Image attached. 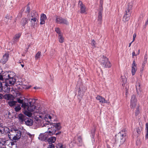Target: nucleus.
<instances>
[{"label": "nucleus", "instance_id": "obj_1", "mask_svg": "<svg viewBox=\"0 0 148 148\" xmlns=\"http://www.w3.org/2000/svg\"><path fill=\"white\" fill-rule=\"evenodd\" d=\"M2 72V69H0V84L2 86L5 87V90L7 92H9L10 86L14 85L16 82V79L14 78L15 75L13 72H7L1 74Z\"/></svg>", "mask_w": 148, "mask_h": 148}, {"label": "nucleus", "instance_id": "obj_2", "mask_svg": "<svg viewBox=\"0 0 148 148\" xmlns=\"http://www.w3.org/2000/svg\"><path fill=\"white\" fill-rule=\"evenodd\" d=\"M17 101L22 104V107L23 108V113L27 116L31 117L33 116V114L38 113L40 112V110L37 109V107L35 106L31 101L28 103L23 102V100L19 99H17Z\"/></svg>", "mask_w": 148, "mask_h": 148}, {"label": "nucleus", "instance_id": "obj_3", "mask_svg": "<svg viewBox=\"0 0 148 148\" xmlns=\"http://www.w3.org/2000/svg\"><path fill=\"white\" fill-rule=\"evenodd\" d=\"M40 110V112L38 113H35V114H33V116L31 117H34L35 120H36V123L39 125H42V123H44V122L42 121L44 120L48 122L50 121L51 119L53 117V116L52 114H47L45 115L44 117V119L42 118L43 117L42 115H40L41 112V111L40 109H37Z\"/></svg>", "mask_w": 148, "mask_h": 148}, {"label": "nucleus", "instance_id": "obj_4", "mask_svg": "<svg viewBox=\"0 0 148 148\" xmlns=\"http://www.w3.org/2000/svg\"><path fill=\"white\" fill-rule=\"evenodd\" d=\"M8 136L11 140L16 141L21 138V133L20 131L13 129L8 132Z\"/></svg>", "mask_w": 148, "mask_h": 148}, {"label": "nucleus", "instance_id": "obj_5", "mask_svg": "<svg viewBox=\"0 0 148 148\" xmlns=\"http://www.w3.org/2000/svg\"><path fill=\"white\" fill-rule=\"evenodd\" d=\"M43 126H44L47 129L49 130L47 132L49 135H51L54 134L56 132V130L53 128V124H51L50 123H44Z\"/></svg>", "mask_w": 148, "mask_h": 148}, {"label": "nucleus", "instance_id": "obj_6", "mask_svg": "<svg viewBox=\"0 0 148 148\" xmlns=\"http://www.w3.org/2000/svg\"><path fill=\"white\" fill-rule=\"evenodd\" d=\"M16 141L12 140H7V141L0 142V145H1L5 144V145L7 146L8 148H17L16 144Z\"/></svg>", "mask_w": 148, "mask_h": 148}, {"label": "nucleus", "instance_id": "obj_7", "mask_svg": "<svg viewBox=\"0 0 148 148\" xmlns=\"http://www.w3.org/2000/svg\"><path fill=\"white\" fill-rule=\"evenodd\" d=\"M123 132L122 131H121L116 136V140L120 142L121 144H123L125 141L126 134L125 133H123Z\"/></svg>", "mask_w": 148, "mask_h": 148}, {"label": "nucleus", "instance_id": "obj_8", "mask_svg": "<svg viewBox=\"0 0 148 148\" xmlns=\"http://www.w3.org/2000/svg\"><path fill=\"white\" fill-rule=\"evenodd\" d=\"M102 62L103 66L106 68H110L111 66V64L109 61L108 59L106 57L103 56L102 58Z\"/></svg>", "mask_w": 148, "mask_h": 148}, {"label": "nucleus", "instance_id": "obj_9", "mask_svg": "<svg viewBox=\"0 0 148 148\" xmlns=\"http://www.w3.org/2000/svg\"><path fill=\"white\" fill-rule=\"evenodd\" d=\"M56 22L59 24H67L68 23L67 20L58 16H56Z\"/></svg>", "mask_w": 148, "mask_h": 148}, {"label": "nucleus", "instance_id": "obj_10", "mask_svg": "<svg viewBox=\"0 0 148 148\" xmlns=\"http://www.w3.org/2000/svg\"><path fill=\"white\" fill-rule=\"evenodd\" d=\"M78 5L80 8V12L82 14H86V10L85 6L84 5L82 1H79V2Z\"/></svg>", "mask_w": 148, "mask_h": 148}, {"label": "nucleus", "instance_id": "obj_11", "mask_svg": "<svg viewBox=\"0 0 148 148\" xmlns=\"http://www.w3.org/2000/svg\"><path fill=\"white\" fill-rule=\"evenodd\" d=\"M97 100L99 101V102L101 103H109L110 102L106 100L105 99L99 95H98L96 97Z\"/></svg>", "mask_w": 148, "mask_h": 148}, {"label": "nucleus", "instance_id": "obj_12", "mask_svg": "<svg viewBox=\"0 0 148 148\" xmlns=\"http://www.w3.org/2000/svg\"><path fill=\"white\" fill-rule=\"evenodd\" d=\"M137 64L135 60H134L132 64L131 73L132 75H134L137 71Z\"/></svg>", "mask_w": 148, "mask_h": 148}, {"label": "nucleus", "instance_id": "obj_13", "mask_svg": "<svg viewBox=\"0 0 148 148\" xmlns=\"http://www.w3.org/2000/svg\"><path fill=\"white\" fill-rule=\"evenodd\" d=\"M19 84L23 88L25 89H28L31 87V86L29 84L28 82L25 81L20 82Z\"/></svg>", "mask_w": 148, "mask_h": 148}, {"label": "nucleus", "instance_id": "obj_14", "mask_svg": "<svg viewBox=\"0 0 148 148\" xmlns=\"http://www.w3.org/2000/svg\"><path fill=\"white\" fill-rule=\"evenodd\" d=\"M9 57V54L6 53L3 56L0 62L3 64H5L8 60Z\"/></svg>", "mask_w": 148, "mask_h": 148}, {"label": "nucleus", "instance_id": "obj_15", "mask_svg": "<svg viewBox=\"0 0 148 148\" xmlns=\"http://www.w3.org/2000/svg\"><path fill=\"white\" fill-rule=\"evenodd\" d=\"M132 8L131 5H129L128 4L127 8L125 11L124 15L131 16L132 13Z\"/></svg>", "mask_w": 148, "mask_h": 148}, {"label": "nucleus", "instance_id": "obj_16", "mask_svg": "<svg viewBox=\"0 0 148 148\" xmlns=\"http://www.w3.org/2000/svg\"><path fill=\"white\" fill-rule=\"evenodd\" d=\"M47 18L46 15L44 14H42L40 16V24L41 25H43L45 23V21Z\"/></svg>", "mask_w": 148, "mask_h": 148}, {"label": "nucleus", "instance_id": "obj_17", "mask_svg": "<svg viewBox=\"0 0 148 148\" xmlns=\"http://www.w3.org/2000/svg\"><path fill=\"white\" fill-rule=\"evenodd\" d=\"M4 98L8 100H12L14 99L13 96L10 94H5L4 95Z\"/></svg>", "mask_w": 148, "mask_h": 148}, {"label": "nucleus", "instance_id": "obj_18", "mask_svg": "<svg viewBox=\"0 0 148 148\" xmlns=\"http://www.w3.org/2000/svg\"><path fill=\"white\" fill-rule=\"evenodd\" d=\"M38 18H32L31 19V22L32 25L33 26H36L38 23Z\"/></svg>", "mask_w": 148, "mask_h": 148}, {"label": "nucleus", "instance_id": "obj_19", "mask_svg": "<svg viewBox=\"0 0 148 148\" xmlns=\"http://www.w3.org/2000/svg\"><path fill=\"white\" fill-rule=\"evenodd\" d=\"M26 124L28 126H31L33 123V121L31 119L27 118L25 120Z\"/></svg>", "mask_w": 148, "mask_h": 148}, {"label": "nucleus", "instance_id": "obj_20", "mask_svg": "<svg viewBox=\"0 0 148 148\" xmlns=\"http://www.w3.org/2000/svg\"><path fill=\"white\" fill-rule=\"evenodd\" d=\"M147 54H145L144 57V60L142 64V68L141 70V71H143V70L144 68V67L145 64L147 62Z\"/></svg>", "mask_w": 148, "mask_h": 148}, {"label": "nucleus", "instance_id": "obj_21", "mask_svg": "<svg viewBox=\"0 0 148 148\" xmlns=\"http://www.w3.org/2000/svg\"><path fill=\"white\" fill-rule=\"evenodd\" d=\"M53 128L55 129L56 130H60L61 128L60 123H54L53 124Z\"/></svg>", "mask_w": 148, "mask_h": 148}, {"label": "nucleus", "instance_id": "obj_22", "mask_svg": "<svg viewBox=\"0 0 148 148\" xmlns=\"http://www.w3.org/2000/svg\"><path fill=\"white\" fill-rule=\"evenodd\" d=\"M136 88L137 93L138 94L139 92H141L140 87V84L139 82H138L136 83Z\"/></svg>", "mask_w": 148, "mask_h": 148}, {"label": "nucleus", "instance_id": "obj_23", "mask_svg": "<svg viewBox=\"0 0 148 148\" xmlns=\"http://www.w3.org/2000/svg\"><path fill=\"white\" fill-rule=\"evenodd\" d=\"M102 12L101 11H99V14L98 16V21L99 22V23L100 25L102 22Z\"/></svg>", "mask_w": 148, "mask_h": 148}, {"label": "nucleus", "instance_id": "obj_24", "mask_svg": "<svg viewBox=\"0 0 148 148\" xmlns=\"http://www.w3.org/2000/svg\"><path fill=\"white\" fill-rule=\"evenodd\" d=\"M56 138L55 137H51L48 139V141L50 143L52 144V143H54L56 141Z\"/></svg>", "mask_w": 148, "mask_h": 148}, {"label": "nucleus", "instance_id": "obj_25", "mask_svg": "<svg viewBox=\"0 0 148 148\" xmlns=\"http://www.w3.org/2000/svg\"><path fill=\"white\" fill-rule=\"evenodd\" d=\"M130 16L124 15L123 18V21L124 22H126L128 21L130 19Z\"/></svg>", "mask_w": 148, "mask_h": 148}, {"label": "nucleus", "instance_id": "obj_26", "mask_svg": "<svg viewBox=\"0 0 148 148\" xmlns=\"http://www.w3.org/2000/svg\"><path fill=\"white\" fill-rule=\"evenodd\" d=\"M31 15L32 18H38V15L37 13L34 10L32 12Z\"/></svg>", "mask_w": 148, "mask_h": 148}, {"label": "nucleus", "instance_id": "obj_27", "mask_svg": "<svg viewBox=\"0 0 148 148\" xmlns=\"http://www.w3.org/2000/svg\"><path fill=\"white\" fill-rule=\"evenodd\" d=\"M121 78V82L123 83L122 85L123 86H124L125 83L127 82V79L125 76H122Z\"/></svg>", "mask_w": 148, "mask_h": 148}, {"label": "nucleus", "instance_id": "obj_28", "mask_svg": "<svg viewBox=\"0 0 148 148\" xmlns=\"http://www.w3.org/2000/svg\"><path fill=\"white\" fill-rule=\"evenodd\" d=\"M1 127L2 129H3L2 130L3 134H5V133H8L9 130L8 128L3 126H2Z\"/></svg>", "mask_w": 148, "mask_h": 148}, {"label": "nucleus", "instance_id": "obj_29", "mask_svg": "<svg viewBox=\"0 0 148 148\" xmlns=\"http://www.w3.org/2000/svg\"><path fill=\"white\" fill-rule=\"evenodd\" d=\"M28 19L25 18H23L21 21V23L23 26H24L27 23Z\"/></svg>", "mask_w": 148, "mask_h": 148}, {"label": "nucleus", "instance_id": "obj_30", "mask_svg": "<svg viewBox=\"0 0 148 148\" xmlns=\"http://www.w3.org/2000/svg\"><path fill=\"white\" fill-rule=\"evenodd\" d=\"M137 102L130 103V107L131 109H134L138 107L137 106Z\"/></svg>", "mask_w": 148, "mask_h": 148}, {"label": "nucleus", "instance_id": "obj_31", "mask_svg": "<svg viewBox=\"0 0 148 148\" xmlns=\"http://www.w3.org/2000/svg\"><path fill=\"white\" fill-rule=\"evenodd\" d=\"M58 38L60 42L62 43L64 41V39L62 35V34L58 36Z\"/></svg>", "mask_w": 148, "mask_h": 148}, {"label": "nucleus", "instance_id": "obj_32", "mask_svg": "<svg viewBox=\"0 0 148 148\" xmlns=\"http://www.w3.org/2000/svg\"><path fill=\"white\" fill-rule=\"evenodd\" d=\"M137 102V100L136 98V96L134 95H133L131 98L130 103Z\"/></svg>", "mask_w": 148, "mask_h": 148}, {"label": "nucleus", "instance_id": "obj_33", "mask_svg": "<svg viewBox=\"0 0 148 148\" xmlns=\"http://www.w3.org/2000/svg\"><path fill=\"white\" fill-rule=\"evenodd\" d=\"M21 35V34L20 33H19L18 34H17L15 35L14 37V39L15 41H16L18 40V39L20 37Z\"/></svg>", "mask_w": 148, "mask_h": 148}, {"label": "nucleus", "instance_id": "obj_34", "mask_svg": "<svg viewBox=\"0 0 148 148\" xmlns=\"http://www.w3.org/2000/svg\"><path fill=\"white\" fill-rule=\"evenodd\" d=\"M19 119L21 121L23 122L24 120V116L22 114H20L18 116Z\"/></svg>", "mask_w": 148, "mask_h": 148}, {"label": "nucleus", "instance_id": "obj_35", "mask_svg": "<svg viewBox=\"0 0 148 148\" xmlns=\"http://www.w3.org/2000/svg\"><path fill=\"white\" fill-rule=\"evenodd\" d=\"M77 139H78V142L79 143V146H81L82 144V137L80 136H79L78 137Z\"/></svg>", "mask_w": 148, "mask_h": 148}, {"label": "nucleus", "instance_id": "obj_36", "mask_svg": "<svg viewBox=\"0 0 148 148\" xmlns=\"http://www.w3.org/2000/svg\"><path fill=\"white\" fill-rule=\"evenodd\" d=\"M17 101H10L8 102L9 105L11 106L15 105Z\"/></svg>", "mask_w": 148, "mask_h": 148}, {"label": "nucleus", "instance_id": "obj_37", "mask_svg": "<svg viewBox=\"0 0 148 148\" xmlns=\"http://www.w3.org/2000/svg\"><path fill=\"white\" fill-rule=\"evenodd\" d=\"M57 148H66V147L61 143H59L57 145Z\"/></svg>", "mask_w": 148, "mask_h": 148}, {"label": "nucleus", "instance_id": "obj_38", "mask_svg": "<svg viewBox=\"0 0 148 148\" xmlns=\"http://www.w3.org/2000/svg\"><path fill=\"white\" fill-rule=\"evenodd\" d=\"M55 31L56 32V33L58 34V36L62 34L61 33L60 29L58 27L56 28L55 29Z\"/></svg>", "mask_w": 148, "mask_h": 148}, {"label": "nucleus", "instance_id": "obj_39", "mask_svg": "<svg viewBox=\"0 0 148 148\" xmlns=\"http://www.w3.org/2000/svg\"><path fill=\"white\" fill-rule=\"evenodd\" d=\"M41 55L40 52H38L35 56V59L36 60L38 59L39 58H40Z\"/></svg>", "mask_w": 148, "mask_h": 148}, {"label": "nucleus", "instance_id": "obj_40", "mask_svg": "<svg viewBox=\"0 0 148 148\" xmlns=\"http://www.w3.org/2000/svg\"><path fill=\"white\" fill-rule=\"evenodd\" d=\"M21 109V107H20V105L18 106H17L15 108V110L16 112H18L19 110H20Z\"/></svg>", "mask_w": 148, "mask_h": 148}, {"label": "nucleus", "instance_id": "obj_41", "mask_svg": "<svg viewBox=\"0 0 148 148\" xmlns=\"http://www.w3.org/2000/svg\"><path fill=\"white\" fill-rule=\"evenodd\" d=\"M91 45L92 46L94 47H96V43L94 40H92L91 41Z\"/></svg>", "mask_w": 148, "mask_h": 148}, {"label": "nucleus", "instance_id": "obj_42", "mask_svg": "<svg viewBox=\"0 0 148 148\" xmlns=\"http://www.w3.org/2000/svg\"><path fill=\"white\" fill-rule=\"evenodd\" d=\"M5 87H3L2 86V85L1 84H0V92H1L3 90L5 92H7L6 91H5V88H4Z\"/></svg>", "mask_w": 148, "mask_h": 148}, {"label": "nucleus", "instance_id": "obj_43", "mask_svg": "<svg viewBox=\"0 0 148 148\" xmlns=\"http://www.w3.org/2000/svg\"><path fill=\"white\" fill-rule=\"evenodd\" d=\"M30 11V7L29 4H28L26 7V12L29 13Z\"/></svg>", "mask_w": 148, "mask_h": 148}, {"label": "nucleus", "instance_id": "obj_44", "mask_svg": "<svg viewBox=\"0 0 148 148\" xmlns=\"http://www.w3.org/2000/svg\"><path fill=\"white\" fill-rule=\"evenodd\" d=\"M139 113V110L138 107L136 108V110L135 112V115L137 116Z\"/></svg>", "mask_w": 148, "mask_h": 148}, {"label": "nucleus", "instance_id": "obj_45", "mask_svg": "<svg viewBox=\"0 0 148 148\" xmlns=\"http://www.w3.org/2000/svg\"><path fill=\"white\" fill-rule=\"evenodd\" d=\"M27 134L30 137L31 139L33 138L34 137V135L31 134L29 132L27 133Z\"/></svg>", "mask_w": 148, "mask_h": 148}, {"label": "nucleus", "instance_id": "obj_46", "mask_svg": "<svg viewBox=\"0 0 148 148\" xmlns=\"http://www.w3.org/2000/svg\"><path fill=\"white\" fill-rule=\"evenodd\" d=\"M47 148H54V146L52 144L49 143V146L47 147Z\"/></svg>", "mask_w": 148, "mask_h": 148}, {"label": "nucleus", "instance_id": "obj_47", "mask_svg": "<svg viewBox=\"0 0 148 148\" xmlns=\"http://www.w3.org/2000/svg\"><path fill=\"white\" fill-rule=\"evenodd\" d=\"M135 132H136L138 134H139L140 133V131L138 128H136L135 129Z\"/></svg>", "mask_w": 148, "mask_h": 148}, {"label": "nucleus", "instance_id": "obj_48", "mask_svg": "<svg viewBox=\"0 0 148 148\" xmlns=\"http://www.w3.org/2000/svg\"><path fill=\"white\" fill-rule=\"evenodd\" d=\"M136 36V33H134L133 35V39L132 42H133L135 40V38Z\"/></svg>", "mask_w": 148, "mask_h": 148}, {"label": "nucleus", "instance_id": "obj_49", "mask_svg": "<svg viewBox=\"0 0 148 148\" xmlns=\"http://www.w3.org/2000/svg\"><path fill=\"white\" fill-rule=\"evenodd\" d=\"M146 129L147 132H148V123H147L146 125Z\"/></svg>", "mask_w": 148, "mask_h": 148}, {"label": "nucleus", "instance_id": "obj_50", "mask_svg": "<svg viewBox=\"0 0 148 148\" xmlns=\"http://www.w3.org/2000/svg\"><path fill=\"white\" fill-rule=\"evenodd\" d=\"M2 130L3 129H2L1 127L0 126V133L1 134H4Z\"/></svg>", "mask_w": 148, "mask_h": 148}, {"label": "nucleus", "instance_id": "obj_51", "mask_svg": "<svg viewBox=\"0 0 148 148\" xmlns=\"http://www.w3.org/2000/svg\"><path fill=\"white\" fill-rule=\"evenodd\" d=\"M4 98V95L1 94H0V99Z\"/></svg>", "mask_w": 148, "mask_h": 148}, {"label": "nucleus", "instance_id": "obj_52", "mask_svg": "<svg viewBox=\"0 0 148 148\" xmlns=\"http://www.w3.org/2000/svg\"><path fill=\"white\" fill-rule=\"evenodd\" d=\"M9 16L8 15H7L6 17V19H5V21H7L8 20V19H9Z\"/></svg>", "mask_w": 148, "mask_h": 148}, {"label": "nucleus", "instance_id": "obj_53", "mask_svg": "<svg viewBox=\"0 0 148 148\" xmlns=\"http://www.w3.org/2000/svg\"><path fill=\"white\" fill-rule=\"evenodd\" d=\"M137 56V55H136V54H135V52L134 51L132 53V56L133 57H134V56Z\"/></svg>", "mask_w": 148, "mask_h": 148}, {"label": "nucleus", "instance_id": "obj_54", "mask_svg": "<svg viewBox=\"0 0 148 148\" xmlns=\"http://www.w3.org/2000/svg\"><path fill=\"white\" fill-rule=\"evenodd\" d=\"M20 92H17V93H16V96H18L20 95Z\"/></svg>", "mask_w": 148, "mask_h": 148}, {"label": "nucleus", "instance_id": "obj_55", "mask_svg": "<svg viewBox=\"0 0 148 148\" xmlns=\"http://www.w3.org/2000/svg\"><path fill=\"white\" fill-rule=\"evenodd\" d=\"M145 139H148V132H147L146 133L145 137Z\"/></svg>", "mask_w": 148, "mask_h": 148}, {"label": "nucleus", "instance_id": "obj_56", "mask_svg": "<svg viewBox=\"0 0 148 148\" xmlns=\"http://www.w3.org/2000/svg\"><path fill=\"white\" fill-rule=\"evenodd\" d=\"M61 132H58V133H57L56 134V135H57L58 134H61Z\"/></svg>", "mask_w": 148, "mask_h": 148}, {"label": "nucleus", "instance_id": "obj_57", "mask_svg": "<svg viewBox=\"0 0 148 148\" xmlns=\"http://www.w3.org/2000/svg\"><path fill=\"white\" fill-rule=\"evenodd\" d=\"M140 50H139L138 51V53L136 54V55H138L140 53Z\"/></svg>", "mask_w": 148, "mask_h": 148}, {"label": "nucleus", "instance_id": "obj_58", "mask_svg": "<svg viewBox=\"0 0 148 148\" xmlns=\"http://www.w3.org/2000/svg\"><path fill=\"white\" fill-rule=\"evenodd\" d=\"M126 95H127V94H128V90H127V89H126Z\"/></svg>", "mask_w": 148, "mask_h": 148}, {"label": "nucleus", "instance_id": "obj_59", "mask_svg": "<svg viewBox=\"0 0 148 148\" xmlns=\"http://www.w3.org/2000/svg\"><path fill=\"white\" fill-rule=\"evenodd\" d=\"M133 42H132V41L130 43V44H129V47H130V46L131 45V44Z\"/></svg>", "mask_w": 148, "mask_h": 148}, {"label": "nucleus", "instance_id": "obj_60", "mask_svg": "<svg viewBox=\"0 0 148 148\" xmlns=\"http://www.w3.org/2000/svg\"><path fill=\"white\" fill-rule=\"evenodd\" d=\"M21 66H22V67H23L24 66V64H21Z\"/></svg>", "mask_w": 148, "mask_h": 148}, {"label": "nucleus", "instance_id": "obj_61", "mask_svg": "<svg viewBox=\"0 0 148 148\" xmlns=\"http://www.w3.org/2000/svg\"><path fill=\"white\" fill-rule=\"evenodd\" d=\"M20 86H19V87H18V88H20V89H21V88H20Z\"/></svg>", "mask_w": 148, "mask_h": 148}, {"label": "nucleus", "instance_id": "obj_62", "mask_svg": "<svg viewBox=\"0 0 148 148\" xmlns=\"http://www.w3.org/2000/svg\"><path fill=\"white\" fill-rule=\"evenodd\" d=\"M100 3H102V2L101 1H100Z\"/></svg>", "mask_w": 148, "mask_h": 148}, {"label": "nucleus", "instance_id": "obj_63", "mask_svg": "<svg viewBox=\"0 0 148 148\" xmlns=\"http://www.w3.org/2000/svg\"><path fill=\"white\" fill-rule=\"evenodd\" d=\"M79 90H80V88H79Z\"/></svg>", "mask_w": 148, "mask_h": 148}, {"label": "nucleus", "instance_id": "obj_64", "mask_svg": "<svg viewBox=\"0 0 148 148\" xmlns=\"http://www.w3.org/2000/svg\"><path fill=\"white\" fill-rule=\"evenodd\" d=\"M34 88H35V89H36V87H34Z\"/></svg>", "mask_w": 148, "mask_h": 148}]
</instances>
